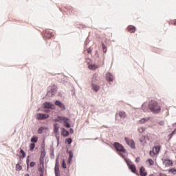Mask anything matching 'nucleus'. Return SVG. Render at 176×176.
<instances>
[{"mask_svg": "<svg viewBox=\"0 0 176 176\" xmlns=\"http://www.w3.org/2000/svg\"><path fill=\"white\" fill-rule=\"evenodd\" d=\"M148 109L153 113H160L162 107L156 100H151L148 103Z\"/></svg>", "mask_w": 176, "mask_h": 176, "instance_id": "obj_1", "label": "nucleus"}, {"mask_svg": "<svg viewBox=\"0 0 176 176\" xmlns=\"http://www.w3.org/2000/svg\"><path fill=\"white\" fill-rule=\"evenodd\" d=\"M113 146H114V148H116V151H118V152L126 153L125 148L122 144H120V143L115 142L113 144Z\"/></svg>", "mask_w": 176, "mask_h": 176, "instance_id": "obj_2", "label": "nucleus"}, {"mask_svg": "<svg viewBox=\"0 0 176 176\" xmlns=\"http://www.w3.org/2000/svg\"><path fill=\"white\" fill-rule=\"evenodd\" d=\"M125 162H126L127 166H129V168H130L131 170L132 173H133L134 174H137L135 165L133 164L130 160L125 159Z\"/></svg>", "mask_w": 176, "mask_h": 176, "instance_id": "obj_3", "label": "nucleus"}, {"mask_svg": "<svg viewBox=\"0 0 176 176\" xmlns=\"http://www.w3.org/2000/svg\"><path fill=\"white\" fill-rule=\"evenodd\" d=\"M43 36L46 38V39H51V38H53L54 36V34H53V32H52L49 29L45 30L43 32Z\"/></svg>", "mask_w": 176, "mask_h": 176, "instance_id": "obj_4", "label": "nucleus"}, {"mask_svg": "<svg viewBox=\"0 0 176 176\" xmlns=\"http://www.w3.org/2000/svg\"><path fill=\"white\" fill-rule=\"evenodd\" d=\"M58 130H60V125L56 123L54 124V133L56 137L58 142L60 141V137H58Z\"/></svg>", "mask_w": 176, "mask_h": 176, "instance_id": "obj_5", "label": "nucleus"}, {"mask_svg": "<svg viewBox=\"0 0 176 176\" xmlns=\"http://www.w3.org/2000/svg\"><path fill=\"white\" fill-rule=\"evenodd\" d=\"M47 118H49V114L38 113L36 115V119H37V120H45V119H47Z\"/></svg>", "mask_w": 176, "mask_h": 176, "instance_id": "obj_6", "label": "nucleus"}, {"mask_svg": "<svg viewBox=\"0 0 176 176\" xmlns=\"http://www.w3.org/2000/svg\"><path fill=\"white\" fill-rule=\"evenodd\" d=\"M124 140L127 144V145H129V146H131V148H132V149H135V143L134 142V140H129L127 138H124Z\"/></svg>", "mask_w": 176, "mask_h": 176, "instance_id": "obj_7", "label": "nucleus"}, {"mask_svg": "<svg viewBox=\"0 0 176 176\" xmlns=\"http://www.w3.org/2000/svg\"><path fill=\"white\" fill-rule=\"evenodd\" d=\"M53 122H59L60 123H67L68 122V118L63 116H58L57 119L53 120Z\"/></svg>", "mask_w": 176, "mask_h": 176, "instance_id": "obj_8", "label": "nucleus"}, {"mask_svg": "<svg viewBox=\"0 0 176 176\" xmlns=\"http://www.w3.org/2000/svg\"><path fill=\"white\" fill-rule=\"evenodd\" d=\"M162 162L165 167H170V166H173V161L170 160L164 159L162 160Z\"/></svg>", "mask_w": 176, "mask_h": 176, "instance_id": "obj_9", "label": "nucleus"}, {"mask_svg": "<svg viewBox=\"0 0 176 176\" xmlns=\"http://www.w3.org/2000/svg\"><path fill=\"white\" fill-rule=\"evenodd\" d=\"M106 80H108V82H113V75H112L111 73H107Z\"/></svg>", "mask_w": 176, "mask_h": 176, "instance_id": "obj_10", "label": "nucleus"}, {"mask_svg": "<svg viewBox=\"0 0 176 176\" xmlns=\"http://www.w3.org/2000/svg\"><path fill=\"white\" fill-rule=\"evenodd\" d=\"M55 105H56L57 107L60 108V109H62V111H64V109H65V106H64V104H62L61 102H60L58 100H56L55 102Z\"/></svg>", "mask_w": 176, "mask_h": 176, "instance_id": "obj_11", "label": "nucleus"}, {"mask_svg": "<svg viewBox=\"0 0 176 176\" xmlns=\"http://www.w3.org/2000/svg\"><path fill=\"white\" fill-rule=\"evenodd\" d=\"M160 149H162L161 146H155L153 147V151L155 153V155H159V152H160Z\"/></svg>", "mask_w": 176, "mask_h": 176, "instance_id": "obj_12", "label": "nucleus"}, {"mask_svg": "<svg viewBox=\"0 0 176 176\" xmlns=\"http://www.w3.org/2000/svg\"><path fill=\"white\" fill-rule=\"evenodd\" d=\"M43 107L47 109H53L54 105L52 104L50 102H45L43 104Z\"/></svg>", "mask_w": 176, "mask_h": 176, "instance_id": "obj_13", "label": "nucleus"}, {"mask_svg": "<svg viewBox=\"0 0 176 176\" xmlns=\"http://www.w3.org/2000/svg\"><path fill=\"white\" fill-rule=\"evenodd\" d=\"M140 174L141 176H146L148 175L146 173V171L145 170V168H144V166L140 167Z\"/></svg>", "mask_w": 176, "mask_h": 176, "instance_id": "obj_14", "label": "nucleus"}, {"mask_svg": "<svg viewBox=\"0 0 176 176\" xmlns=\"http://www.w3.org/2000/svg\"><path fill=\"white\" fill-rule=\"evenodd\" d=\"M118 116L120 118H121V119H126V118H127V114H126V112L124 111H119Z\"/></svg>", "mask_w": 176, "mask_h": 176, "instance_id": "obj_15", "label": "nucleus"}, {"mask_svg": "<svg viewBox=\"0 0 176 176\" xmlns=\"http://www.w3.org/2000/svg\"><path fill=\"white\" fill-rule=\"evenodd\" d=\"M69 157L67 160L68 164H71V162H72V158L74 157V153L72 151L69 152Z\"/></svg>", "mask_w": 176, "mask_h": 176, "instance_id": "obj_16", "label": "nucleus"}, {"mask_svg": "<svg viewBox=\"0 0 176 176\" xmlns=\"http://www.w3.org/2000/svg\"><path fill=\"white\" fill-rule=\"evenodd\" d=\"M127 30H128L129 32H131V34L135 32V27H134L133 25L128 26Z\"/></svg>", "mask_w": 176, "mask_h": 176, "instance_id": "obj_17", "label": "nucleus"}, {"mask_svg": "<svg viewBox=\"0 0 176 176\" xmlns=\"http://www.w3.org/2000/svg\"><path fill=\"white\" fill-rule=\"evenodd\" d=\"M44 130H49V127H47V126H41V127H40L38 130V134H42V133H43Z\"/></svg>", "mask_w": 176, "mask_h": 176, "instance_id": "obj_18", "label": "nucleus"}, {"mask_svg": "<svg viewBox=\"0 0 176 176\" xmlns=\"http://www.w3.org/2000/svg\"><path fill=\"white\" fill-rule=\"evenodd\" d=\"M151 119V118L147 117L146 118H142L140 121L139 123L140 124H144V123H146V122H148V120H149Z\"/></svg>", "mask_w": 176, "mask_h": 176, "instance_id": "obj_19", "label": "nucleus"}, {"mask_svg": "<svg viewBox=\"0 0 176 176\" xmlns=\"http://www.w3.org/2000/svg\"><path fill=\"white\" fill-rule=\"evenodd\" d=\"M41 155V157H45L46 156V151H45V144H42Z\"/></svg>", "mask_w": 176, "mask_h": 176, "instance_id": "obj_20", "label": "nucleus"}, {"mask_svg": "<svg viewBox=\"0 0 176 176\" xmlns=\"http://www.w3.org/2000/svg\"><path fill=\"white\" fill-rule=\"evenodd\" d=\"M92 89L94 91H98L100 90V86L96 84H92Z\"/></svg>", "mask_w": 176, "mask_h": 176, "instance_id": "obj_21", "label": "nucleus"}, {"mask_svg": "<svg viewBox=\"0 0 176 176\" xmlns=\"http://www.w3.org/2000/svg\"><path fill=\"white\" fill-rule=\"evenodd\" d=\"M62 135H63V137H68V135H69V132L63 129L62 131Z\"/></svg>", "mask_w": 176, "mask_h": 176, "instance_id": "obj_22", "label": "nucleus"}, {"mask_svg": "<svg viewBox=\"0 0 176 176\" xmlns=\"http://www.w3.org/2000/svg\"><path fill=\"white\" fill-rule=\"evenodd\" d=\"M25 156H26L25 151H24L23 149H21L19 157H22V159H24Z\"/></svg>", "mask_w": 176, "mask_h": 176, "instance_id": "obj_23", "label": "nucleus"}, {"mask_svg": "<svg viewBox=\"0 0 176 176\" xmlns=\"http://www.w3.org/2000/svg\"><path fill=\"white\" fill-rule=\"evenodd\" d=\"M56 91H57V88L56 87H52L51 89V94L52 96H54L56 94Z\"/></svg>", "mask_w": 176, "mask_h": 176, "instance_id": "obj_24", "label": "nucleus"}, {"mask_svg": "<svg viewBox=\"0 0 176 176\" xmlns=\"http://www.w3.org/2000/svg\"><path fill=\"white\" fill-rule=\"evenodd\" d=\"M147 163H148L149 166H153L155 164V162L152 159L147 160Z\"/></svg>", "mask_w": 176, "mask_h": 176, "instance_id": "obj_25", "label": "nucleus"}, {"mask_svg": "<svg viewBox=\"0 0 176 176\" xmlns=\"http://www.w3.org/2000/svg\"><path fill=\"white\" fill-rule=\"evenodd\" d=\"M58 170V158L56 159V166H55V171Z\"/></svg>", "mask_w": 176, "mask_h": 176, "instance_id": "obj_26", "label": "nucleus"}, {"mask_svg": "<svg viewBox=\"0 0 176 176\" xmlns=\"http://www.w3.org/2000/svg\"><path fill=\"white\" fill-rule=\"evenodd\" d=\"M31 142H38V138H36V137L32 138Z\"/></svg>", "mask_w": 176, "mask_h": 176, "instance_id": "obj_27", "label": "nucleus"}, {"mask_svg": "<svg viewBox=\"0 0 176 176\" xmlns=\"http://www.w3.org/2000/svg\"><path fill=\"white\" fill-rule=\"evenodd\" d=\"M34 148H35V144H34V143L30 144V151H34Z\"/></svg>", "mask_w": 176, "mask_h": 176, "instance_id": "obj_28", "label": "nucleus"}, {"mask_svg": "<svg viewBox=\"0 0 176 176\" xmlns=\"http://www.w3.org/2000/svg\"><path fill=\"white\" fill-rule=\"evenodd\" d=\"M102 46L103 53H107V47L105 46V44L102 43Z\"/></svg>", "mask_w": 176, "mask_h": 176, "instance_id": "obj_29", "label": "nucleus"}, {"mask_svg": "<svg viewBox=\"0 0 176 176\" xmlns=\"http://www.w3.org/2000/svg\"><path fill=\"white\" fill-rule=\"evenodd\" d=\"M169 173H171L172 174H174L175 175L176 174V169L175 168H172V169H170L168 170Z\"/></svg>", "mask_w": 176, "mask_h": 176, "instance_id": "obj_30", "label": "nucleus"}, {"mask_svg": "<svg viewBox=\"0 0 176 176\" xmlns=\"http://www.w3.org/2000/svg\"><path fill=\"white\" fill-rule=\"evenodd\" d=\"M155 155L157 154L155 153L153 150L150 151V155L151 156V157H155Z\"/></svg>", "mask_w": 176, "mask_h": 176, "instance_id": "obj_31", "label": "nucleus"}, {"mask_svg": "<svg viewBox=\"0 0 176 176\" xmlns=\"http://www.w3.org/2000/svg\"><path fill=\"white\" fill-rule=\"evenodd\" d=\"M89 69H96L97 67H96V65H91L89 66Z\"/></svg>", "mask_w": 176, "mask_h": 176, "instance_id": "obj_32", "label": "nucleus"}, {"mask_svg": "<svg viewBox=\"0 0 176 176\" xmlns=\"http://www.w3.org/2000/svg\"><path fill=\"white\" fill-rule=\"evenodd\" d=\"M63 168H67V164H65V161L63 160L62 162Z\"/></svg>", "mask_w": 176, "mask_h": 176, "instance_id": "obj_33", "label": "nucleus"}, {"mask_svg": "<svg viewBox=\"0 0 176 176\" xmlns=\"http://www.w3.org/2000/svg\"><path fill=\"white\" fill-rule=\"evenodd\" d=\"M144 141H145V136H142V138L140 139V142H141V144H144Z\"/></svg>", "mask_w": 176, "mask_h": 176, "instance_id": "obj_34", "label": "nucleus"}, {"mask_svg": "<svg viewBox=\"0 0 176 176\" xmlns=\"http://www.w3.org/2000/svg\"><path fill=\"white\" fill-rule=\"evenodd\" d=\"M16 170H18V171H20V170H21L22 167H21V166H20V164H17L16 165Z\"/></svg>", "mask_w": 176, "mask_h": 176, "instance_id": "obj_35", "label": "nucleus"}, {"mask_svg": "<svg viewBox=\"0 0 176 176\" xmlns=\"http://www.w3.org/2000/svg\"><path fill=\"white\" fill-rule=\"evenodd\" d=\"M139 133H144L145 131V128L144 127H140L139 128Z\"/></svg>", "mask_w": 176, "mask_h": 176, "instance_id": "obj_36", "label": "nucleus"}, {"mask_svg": "<svg viewBox=\"0 0 176 176\" xmlns=\"http://www.w3.org/2000/svg\"><path fill=\"white\" fill-rule=\"evenodd\" d=\"M66 142H67V144L69 145L70 144H72V138H68Z\"/></svg>", "mask_w": 176, "mask_h": 176, "instance_id": "obj_37", "label": "nucleus"}, {"mask_svg": "<svg viewBox=\"0 0 176 176\" xmlns=\"http://www.w3.org/2000/svg\"><path fill=\"white\" fill-rule=\"evenodd\" d=\"M43 163H44L43 157H41V158H40V164L43 166Z\"/></svg>", "mask_w": 176, "mask_h": 176, "instance_id": "obj_38", "label": "nucleus"}, {"mask_svg": "<svg viewBox=\"0 0 176 176\" xmlns=\"http://www.w3.org/2000/svg\"><path fill=\"white\" fill-rule=\"evenodd\" d=\"M174 134H176V129L170 133V137H173Z\"/></svg>", "mask_w": 176, "mask_h": 176, "instance_id": "obj_39", "label": "nucleus"}, {"mask_svg": "<svg viewBox=\"0 0 176 176\" xmlns=\"http://www.w3.org/2000/svg\"><path fill=\"white\" fill-rule=\"evenodd\" d=\"M65 126L67 127V129H69V127H71V124H69V123L66 122Z\"/></svg>", "mask_w": 176, "mask_h": 176, "instance_id": "obj_40", "label": "nucleus"}, {"mask_svg": "<svg viewBox=\"0 0 176 176\" xmlns=\"http://www.w3.org/2000/svg\"><path fill=\"white\" fill-rule=\"evenodd\" d=\"M34 166H35V162H32L30 163V167H34Z\"/></svg>", "mask_w": 176, "mask_h": 176, "instance_id": "obj_41", "label": "nucleus"}, {"mask_svg": "<svg viewBox=\"0 0 176 176\" xmlns=\"http://www.w3.org/2000/svg\"><path fill=\"white\" fill-rule=\"evenodd\" d=\"M140 157H138L136 158V160H135L136 163H138V162H140Z\"/></svg>", "mask_w": 176, "mask_h": 176, "instance_id": "obj_42", "label": "nucleus"}, {"mask_svg": "<svg viewBox=\"0 0 176 176\" xmlns=\"http://www.w3.org/2000/svg\"><path fill=\"white\" fill-rule=\"evenodd\" d=\"M60 45H56V49L58 50H60Z\"/></svg>", "mask_w": 176, "mask_h": 176, "instance_id": "obj_43", "label": "nucleus"}, {"mask_svg": "<svg viewBox=\"0 0 176 176\" xmlns=\"http://www.w3.org/2000/svg\"><path fill=\"white\" fill-rule=\"evenodd\" d=\"M157 176H167V175H165V174H163V173H160Z\"/></svg>", "mask_w": 176, "mask_h": 176, "instance_id": "obj_44", "label": "nucleus"}, {"mask_svg": "<svg viewBox=\"0 0 176 176\" xmlns=\"http://www.w3.org/2000/svg\"><path fill=\"white\" fill-rule=\"evenodd\" d=\"M88 53L89 54H91V50H88Z\"/></svg>", "mask_w": 176, "mask_h": 176, "instance_id": "obj_45", "label": "nucleus"}, {"mask_svg": "<svg viewBox=\"0 0 176 176\" xmlns=\"http://www.w3.org/2000/svg\"><path fill=\"white\" fill-rule=\"evenodd\" d=\"M26 163H27V164L28 166V163H30V160H27Z\"/></svg>", "mask_w": 176, "mask_h": 176, "instance_id": "obj_46", "label": "nucleus"}, {"mask_svg": "<svg viewBox=\"0 0 176 176\" xmlns=\"http://www.w3.org/2000/svg\"><path fill=\"white\" fill-rule=\"evenodd\" d=\"M71 12H74V9L70 8Z\"/></svg>", "mask_w": 176, "mask_h": 176, "instance_id": "obj_47", "label": "nucleus"}, {"mask_svg": "<svg viewBox=\"0 0 176 176\" xmlns=\"http://www.w3.org/2000/svg\"><path fill=\"white\" fill-rule=\"evenodd\" d=\"M174 25H176V21L174 22Z\"/></svg>", "mask_w": 176, "mask_h": 176, "instance_id": "obj_48", "label": "nucleus"}, {"mask_svg": "<svg viewBox=\"0 0 176 176\" xmlns=\"http://www.w3.org/2000/svg\"><path fill=\"white\" fill-rule=\"evenodd\" d=\"M44 112H49V111H47V110H45V111H44Z\"/></svg>", "mask_w": 176, "mask_h": 176, "instance_id": "obj_49", "label": "nucleus"}, {"mask_svg": "<svg viewBox=\"0 0 176 176\" xmlns=\"http://www.w3.org/2000/svg\"><path fill=\"white\" fill-rule=\"evenodd\" d=\"M120 155H121V156H122V157H124V156H123V155H122V154H120Z\"/></svg>", "mask_w": 176, "mask_h": 176, "instance_id": "obj_50", "label": "nucleus"}, {"mask_svg": "<svg viewBox=\"0 0 176 176\" xmlns=\"http://www.w3.org/2000/svg\"><path fill=\"white\" fill-rule=\"evenodd\" d=\"M40 176H43V175H40Z\"/></svg>", "mask_w": 176, "mask_h": 176, "instance_id": "obj_51", "label": "nucleus"}]
</instances>
